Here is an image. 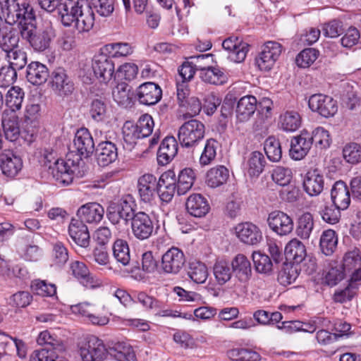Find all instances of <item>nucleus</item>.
Listing matches in <instances>:
<instances>
[{
  "label": "nucleus",
  "instance_id": "nucleus-27",
  "mask_svg": "<svg viewBox=\"0 0 361 361\" xmlns=\"http://www.w3.org/2000/svg\"><path fill=\"white\" fill-rule=\"evenodd\" d=\"M332 204L341 210L348 208L350 204V192L347 184L343 180L336 181L331 190Z\"/></svg>",
  "mask_w": 361,
  "mask_h": 361
},
{
  "label": "nucleus",
  "instance_id": "nucleus-22",
  "mask_svg": "<svg viewBox=\"0 0 361 361\" xmlns=\"http://www.w3.org/2000/svg\"><path fill=\"white\" fill-rule=\"evenodd\" d=\"M104 207L99 203L92 202L86 203L79 207L77 215L79 219L85 224L97 225L103 219Z\"/></svg>",
  "mask_w": 361,
  "mask_h": 361
},
{
  "label": "nucleus",
  "instance_id": "nucleus-62",
  "mask_svg": "<svg viewBox=\"0 0 361 361\" xmlns=\"http://www.w3.org/2000/svg\"><path fill=\"white\" fill-rule=\"evenodd\" d=\"M319 51L314 48H306L296 56V64L301 68L310 66L318 58Z\"/></svg>",
  "mask_w": 361,
  "mask_h": 361
},
{
  "label": "nucleus",
  "instance_id": "nucleus-40",
  "mask_svg": "<svg viewBox=\"0 0 361 361\" xmlns=\"http://www.w3.org/2000/svg\"><path fill=\"white\" fill-rule=\"evenodd\" d=\"M196 178L195 171L191 168H185L180 170L176 178L177 194L183 195L189 191L194 184Z\"/></svg>",
  "mask_w": 361,
  "mask_h": 361
},
{
  "label": "nucleus",
  "instance_id": "nucleus-64",
  "mask_svg": "<svg viewBox=\"0 0 361 361\" xmlns=\"http://www.w3.org/2000/svg\"><path fill=\"white\" fill-rule=\"evenodd\" d=\"M341 210L332 204L331 205H325L319 211V214L324 221L334 225L338 223L341 219Z\"/></svg>",
  "mask_w": 361,
  "mask_h": 361
},
{
  "label": "nucleus",
  "instance_id": "nucleus-32",
  "mask_svg": "<svg viewBox=\"0 0 361 361\" xmlns=\"http://www.w3.org/2000/svg\"><path fill=\"white\" fill-rule=\"evenodd\" d=\"M185 207L192 216L201 218L209 211L210 207L207 199L201 194H192L187 199Z\"/></svg>",
  "mask_w": 361,
  "mask_h": 361
},
{
  "label": "nucleus",
  "instance_id": "nucleus-55",
  "mask_svg": "<svg viewBox=\"0 0 361 361\" xmlns=\"http://www.w3.org/2000/svg\"><path fill=\"white\" fill-rule=\"evenodd\" d=\"M310 141L320 149H326L329 147L331 140L328 130L323 127H317L312 132H309Z\"/></svg>",
  "mask_w": 361,
  "mask_h": 361
},
{
  "label": "nucleus",
  "instance_id": "nucleus-43",
  "mask_svg": "<svg viewBox=\"0 0 361 361\" xmlns=\"http://www.w3.org/2000/svg\"><path fill=\"white\" fill-rule=\"evenodd\" d=\"M113 257L117 262L127 266L130 262V252L128 243L123 239H116L112 245Z\"/></svg>",
  "mask_w": 361,
  "mask_h": 361
},
{
  "label": "nucleus",
  "instance_id": "nucleus-49",
  "mask_svg": "<svg viewBox=\"0 0 361 361\" xmlns=\"http://www.w3.org/2000/svg\"><path fill=\"white\" fill-rule=\"evenodd\" d=\"M338 244V237L335 231L327 229L324 231L319 240L322 252L325 255H331L335 251Z\"/></svg>",
  "mask_w": 361,
  "mask_h": 361
},
{
  "label": "nucleus",
  "instance_id": "nucleus-52",
  "mask_svg": "<svg viewBox=\"0 0 361 361\" xmlns=\"http://www.w3.org/2000/svg\"><path fill=\"white\" fill-rule=\"evenodd\" d=\"M37 342L40 345H50L54 350L59 351L65 350V345L62 339L58 335L49 330L40 332L37 336Z\"/></svg>",
  "mask_w": 361,
  "mask_h": 361
},
{
  "label": "nucleus",
  "instance_id": "nucleus-8",
  "mask_svg": "<svg viewBox=\"0 0 361 361\" xmlns=\"http://www.w3.org/2000/svg\"><path fill=\"white\" fill-rule=\"evenodd\" d=\"M309 108L321 116L328 118L333 117L338 111L337 101L324 94H314L309 97Z\"/></svg>",
  "mask_w": 361,
  "mask_h": 361
},
{
  "label": "nucleus",
  "instance_id": "nucleus-46",
  "mask_svg": "<svg viewBox=\"0 0 361 361\" xmlns=\"http://www.w3.org/2000/svg\"><path fill=\"white\" fill-rule=\"evenodd\" d=\"M2 126L6 140L14 142L20 135L18 118L13 114L8 117H3Z\"/></svg>",
  "mask_w": 361,
  "mask_h": 361
},
{
  "label": "nucleus",
  "instance_id": "nucleus-21",
  "mask_svg": "<svg viewBox=\"0 0 361 361\" xmlns=\"http://www.w3.org/2000/svg\"><path fill=\"white\" fill-rule=\"evenodd\" d=\"M78 13L72 26L80 33L89 32L93 27L95 19L94 13L88 0H85L81 4Z\"/></svg>",
  "mask_w": 361,
  "mask_h": 361
},
{
  "label": "nucleus",
  "instance_id": "nucleus-39",
  "mask_svg": "<svg viewBox=\"0 0 361 361\" xmlns=\"http://www.w3.org/2000/svg\"><path fill=\"white\" fill-rule=\"evenodd\" d=\"M279 126L285 132H295L302 124V118L296 111H286L279 118Z\"/></svg>",
  "mask_w": 361,
  "mask_h": 361
},
{
  "label": "nucleus",
  "instance_id": "nucleus-58",
  "mask_svg": "<svg viewBox=\"0 0 361 361\" xmlns=\"http://www.w3.org/2000/svg\"><path fill=\"white\" fill-rule=\"evenodd\" d=\"M227 355L234 361H259L260 355L248 348H233L227 351Z\"/></svg>",
  "mask_w": 361,
  "mask_h": 361
},
{
  "label": "nucleus",
  "instance_id": "nucleus-57",
  "mask_svg": "<svg viewBox=\"0 0 361 361\" xmlns=\"http://www.w3.org/2000/svg\"><path fill=\"white\" fill-rule=\"evenodd\" d=\"M342 154L343 159L350 164L356 165L361 162V145L357 142L345 144Z\"/></svg>",
  "mask_w": 361,
  "mask_h": 361
},
{
  "label": "nucleus",
  "instance_id": "nucleus-28",
  "mask_svg": "<svg viewBox=\"0 0 361 361\" xmlns=\"http://www.w3.org/2000/svg\"><path fill=\"white\" fill-rule=\"evenodd\" d=\"M302 185L309 195L317 196L324 189V176L317 169L309 170L303 178Z\"/></svg>",
  "mask_w": 361,
  "mask_h": 361
},
{
  "label": "nucleus",
  "instance_id": "nucleus-37",
  "mask_svg": "<svg viewBox=\"0 0 361 361\" xmlns=\"http://www.w3.org/2000/svg\"><path fill=\"white\" fill-rule=\"evenodd\" d=\"M197 61V69L200 71V78L205 82L213 85H222L224 82V72L217 67L205 66L204 64Z\"/></svg>",
  "mask_w": 361,
  "mask_h": 361
},
{
  "label": "nucleus",
  "instance_id": "nucleus-12",
  "mask_svg": "<svg viewBox=\"0 0 361 361\" xmlns=\"http://www.w3.org/2000/svg\"><path fill=\"white\" fill-rule=\"evenodd\" d=\"M185 263V257L178 247H172L161 257V267L166 274H177Z\"/></svg>",
  "mask_w": 361,
  "mask_h": 361
},
{
  "label": "nucleus",
  "instance_id": "nucleus-17",
  "mask_svg": "<svg viewBox=\"0 0 361 361\" xmlns=\"http://www.w3.org/2000/svg\"><path fill=\"white\" fill-rule=\"evenodd\" d=\"M136 95L141 104L152 106L161 100L162 90L159 85L152 82H147L137 87Z\"/></svg>",
  "mask_w": 361,
  "mask_h": 361
},
{
  "label": "nucleus",
  "instance_id": "nucleus-23",
  "mask_svg": "<svg viewBox=\"0 0 361 361\" xmlns=\"http://www.w3.org/2000/svg\"><path fill=\"white\" fill-rule=\"evenodd\" d=\"M85 0H61L59 10L56 13L60 17L65 27L73 25L75 18Z\"/></svg>",
  "mask_w": 361,
  "mask_h": 361
},
{
  "label": "nucleus",
  "instance_id": "nucleus-14",
  "mask_svg": "<svg viewBox=\"0 0 361 361\" xmlns=\"http://www.w3.org/2000/svg\"><path fill=\"white\" fill-rule=\"evenodd\" d=\"M49 76L51 87L59 96H68L73 92L74 83L67 75L64 68H55Z\"/></svg>",
  "mask_w": 361,
  "mask_h": 361
},
{
  "label": "nucleus",
  "instance_id": "nucleus-51",
  "mask_svg": "<svg viewBox=\"0 0 361 361\" xmlns=\"http://www.w3.org/2000/svg\"><path fill=\"white\" fill-rule=\"evenodd\" d=\"M114 100L119 105L123 107L130 106L133 93L130 87L126 83H119L113 90Z\"/></svg>",
  "mask_w": 361,
  "mask_h": 361
},
{
  "label": "nucleus",
  "instance_id": "nucleus-29",
  "mask_svg": "<svg viewBox=\"0 0 361 361\" xmlns=\"http://www.w3.org/2000/svg\"><path fill=\"white\" fill-rule=\"evenodd\" d=\"M68 233L78 245L82 247L89 246L90 235L87 226L80 219L71 220L68 226Z\"/></svg>",
  "mask_w": 361,
  "mask_h": 361
},
{
  "label": "nucleus",
  "instance_id": "nucleus-36",
  "mask_svg": "<svg viewBox=\"0 0 361 361\" xmlns=\"http://www.w3.org/2000/svg\"><path fill=\"white\" fill-rule=\"evenodd\" d=\"M284 255L288 263L300 264L306 257L305 246L298 240L293 239L285 247Z\"/></svg>",
  "mask_w": 361,
  "mask_h": 361
},
{
  "label": "nucleus",
  "instance_id": "nucleus-3",
  "mask_svg": "<svg viewBox=\"0 0 361 361\" xmlns=\"http://www.w3.org/2000/svg\"><path fill=\"white\" fill-rule=\"evenodd\" d=\"M204 124L197 119L192 118L180 126L178 138L181 147L190 149L195 147L204 139Z\"/></svg>",
  "mask_w": 361,
  "mask_h": 361
},
{
  "label": "nucleus",
  "instance_id": "nucleus-13",
  "mask_svg": "<svg viewBox=\"0 0 361 361\" xmlns=\"http://www.w3.org/2000/svg\"><path fill=\"white\" fill-rule=\"evenodd\" d=\"M92 68L94 75L100 82L106 84L114 74V63L106 55L101 54L94 56Z\"/></svg>",
  "mask_w": 361,
  "mask_h": 361
},
{
  "label": "nucleus",
  "instance_id": "nucleus-5",
  "mask_svg": "<svg viewBox=\"0 0 361 361\" xmlns=\"http://www.w3.org/2000/svg\"><path fill=\"white\" fill-rule=\"evenodd\" d=\"M81 361H104L109 354L103 340L95 336L87 338L86 341L79 347Z\"/></svg>",
  "mask_w": 361,
  "mask_h": 361
},
{
  "label": "nucleus",
  "instance_id": "nucleus-10",
  "mask_svg": "<svg viewBox=\"0 0 361 361\" xmlns=\"http://www.w3.org/2000/svg\"><path fill=\"white\" fill-rule=\"evenodd\" d=\"M130 222L132 233L137 239L147 240L152 235L154 231V223L147 213L136 212Z\"/></svg>",
  "mask_w": 361,
  "mask_h": 361
},
{
  "label": "nucleus",
  "instance_id": "nucleus-20",
  "mask_svg": "<svg viewBox=\"0 0 361 361\" xmlns=\"http://www.w3.org/2000/svg\"><path fill=\"white\" fill-rule=\"evenodd\" d=\"M311 147L309 131L303 129L298 135L293 137L290 140V157L294 160H301L308 154Z\"/></svg>",
  "mask_w": 361,
  "mask_h": 361
},
{
  "label": "nucleus",
  "instance_id": "nucleus-7",
  "mask_svg": "<svg viewBox=\"0 0 361 361\" xmlns=\"http://www.w3.org/2000/svg\"><path fill=\"white\" fill-rule=\"evenodd\" d=\"M230 232L235 235L241 243L247 245L257 246L263 240L260 228L250 221L238 224L230 229Z\"/></svg>",
  "mask_w": 361,
  "mask_h": 361
},
{
  "label": "nucleus",
  "instance_id": "nucleus-19",
  "mask_svg": "<svg viewBox=\"0 0 361 361\" xmlns=\"http://www.w3.org/2000/svg\"><path fill=\"white\" fill-rule=\"evenodd\" d=\"M70 271L72 275L87 288H95L100 285L99 280L91 274L85 265L80 261H73L70 264Z\"/></svg>",
  "mask_w": 361,
  "mask_h": 361
},
{
  "label": "nucleus",
  "instance_id": "nucleus-42",
  "mask_svg": "<svg viewBox=\"0 0 361 361\" xmlns=\"http://www.w3.org/2000/svg\"><path fill=\"white\" fill-rule=\"evenodd\" d=\"M205 183L212 188H219L226 183V166L216 165L206 173Z\"/></svg>",
  "mask_w": 361,
  "mask_h": 361
},
{
  "label": "nucleus",
  "instance_id": "nucleus-45",
  "mask_svg": "<svg viewBox=\"0 0 361 361\" xmlns=\"http://www.w3.org/2000/svg\"><path fill=\"white\" fill-rule=\"evenodd\" d=\"M220 144L215 139L210 138L207 140L204 149L199 159V164L201 167L210 165L215 159L216 150Z\"/></svg>",
  "mask_w": 361,
  "mask_h": 361
},
{
  "label": "nucleus",
  "instance_id": "nucleus-15",
  "mask_svg": "<svg viewBox=\"0 0 361 361\" xmlns=\"http://www.w3.org/2000/svg\"><path fill=\"white\" fill-rule=\"evenodd\" d=\"M23 168L22 158L10 149L3 150L0 154V169L4 175L13 178Z\"/></svg>",
  "mask_w": 361,
  "mask_h": 361
},
{
  "label": "nucleus",
  "instance_id": "nucleus-53",
  "mask_svg": "<svg viewBox=\"0 0 361 361\" xmlns=\"http://www.w3.org/2000/svg\"><path fill=\"white\" fill-rule=\"evenodd\" d=\"M188 276L196 283H203L208 277L207 268L204 264L198 261L189 263Z\"/></svg>",
  "mask_w": 361,
  "mask_h": 361
},
{
  "label": "nucleus",
  "instance_id": "nucleus-34",
  "mask_svg": "<svg viewBox=\"0 0 361 361\" xmlns=\"http://www.w3.org/2000/svg\"><path fill=\"white\" fill-rule=\"evenodd\" d=\"M178 142L174 137H166L157 152V161L160 165L169 164L177 154Z\"/></svg>",
  "mask_w": 361,
  "mask_h": 361
},
{
  "label": "nucleus",
  "instance_id": "nucleus-60",
  "mask_svg": "<svg viewBox=\"0 0 361 361\" xmlns=\"http://www.w3.org/2000/svg\"><path fill=\"white\" fill-rule=\"evenodd\" d=\"M51 257V265L61 267L68 260V251L61 242H57L53 245Z\"/></svg>",
  "mask_w": 361,
  "mask_h": 361
},
{
  "label": "nucleus",
  "instance_id": "nucleus-48",
  "mask_svg": "<svg viewBox=\"0 0 361 361\" xmlns=\"http://www.w3.org/2000/svg\"><path fill=\"white\" fill-rule=\"evenodd\" d=\"M299 275L298 269L291 263L283 262L279 269L277 281L284 286L293 283Z\"/></svg>",
  "mask_w": 361,
  "mask_h": 361
},
{
  "label": "nucleus",
  "instance_id": "nucleus-44",
  "mask_svg": "<svg viewBox=\"0 0 361 361\" xmlns=\"http://www.w3.org/2000/svg\"><path fill=\"white\" fill-rule=\"evenodd\" d=\"M267 164L264 154L259 152H252L247 160V173L250 177H258L264 171Z\"/></svg>",
  "mask_w": 361,
  "mask_h": 361
},
{
  "label": "nucleus",
  "instance_id": "nucleus-59",
  "mask_svg": "<svg viewBox=\"0 0 361 361\" xmlns=\"http://www.w3.org/2000/svg\"><path fill=\"white\" fill-rule=\"evenodd\" d=\"M361 265V256L358 250L355 249L347 252L343 259V264L341 266L342 269L348 275Z\"/></svg>",
  "mask_w": 361,
  "mask_h": 361
},
{
  "label": "nucleus",
  "instance_id": "nucleus-61",
  "mask_svg": "<svg viewBox=\"0 0 361 361\" xmlns=\"http://www.w3.org/2000/svg\"><path fill=\"white\" fill-rule=\"evenodd\" d=\"M31 288L33 293L42 297H51L56 293L55 284L47 283L44 280L35 279L32 281Z\"/></svg>",
  "mask_w": 361,
  "mask_h": 361
},
{
  "label": "nucleus",
  "instance_id": "nucleus-54",
  "mask_svg": "<svg viewBox=\"0 0 361 361\" xmlns=\"http://www.w3.org/2000/svg\"><path fill=\"white\" fill-rule=\"evenodd\" d=\"M264 149L267 158L273 162H277L282 157V149L279 140L274 136L267 137L264 143Z\"/></svg>",
  "mask_w": 361,
  "mask_h": 361
},
{
  "label": "nucleus",
  "instance_id": "nucleus-24",
  "mask_svg": "<svg viewBox=\"0 0 361 361\" xmlns=\"http://www.w3.org/2000/svg\"><path fill=\"white\" fill-rule=\"evenodd\" d=\"M231 273L228 275L227 281L231 279V275L243 283L247 282L252 276L251 263L243 254H238L231 261Z\"/></svg>",
  "mask_w": 361,
  "mask_h": 361
},
{
  "label": "nucleus",
  "instance_id": "nucleus-56",
  "mask_svg": "<svg viewBox=\"0 0 361 361\" xmlns=\"http://www.w3.org/2000/svg\"><path fill=\"white\" fill-rule=\"evenodd\" d=\"M314 228L313 216L310 212H305L298 220L297 235L302 239H308Z\"/></svg>",
  "mask_w": 361,
  "mask_h": 361
},
{
  "label": "nucleus",
  "instance_id": "nucleus-41",
  "mask_svg": "<svg viewBox=\"0 0 361 361\" xmlns=\"http://www.w3.org/2000/svg\"><path fill=\"white\" fill-rule=\"evenodd\" d=\"M107 104L104 99L95 97L90 99L88 105V114L96 122H102L107 118Z\"/></svg>",
  "mask_w": 361,
  "mask_h": 361
},
{
  "label": "nucleus",
  "instance_id": "nucleus-16",
  "mask_svg": "<svg viewBox=\"0 0 361 361\" xmlns=\"http://www.w3.org/2000/svg\"><path fill=\"white\" fill-rule=\"evenodd\" d=\"M176 191L177 185L175 172L168 170L158 180L157 194L162 202L168 203L172 200Z\"/></svg>",
  "mask_w": 361,
  "mask_h": 361
},
{
  "label": "nucleus",
  "instance_id": "nucleus-18",
  "mask_svg": "<svg viewBox=\"0 0 361 361\" xmlns=\"http://www.w3.org/2000/svg\"><path fill=\"white\" fill-rule=\"evenodd\" d=\"M73 147L80 156V159L88 158L92 154L94 142L88 129L82 128L77 130L73 140Z\"/></svg>",
  "mask_w": 361,
  "mask_h": 361
},
{
  "label": "nucleus",
  "instance_id": "nucleus-9",
  "mask_svg": "<svg viewBox=\"0 0 361 361\" xmlns=\"http://www.w3.org/2000/svg\"><path fill=\"white\" fill-rule=\"evenodd\" d=\"M281 52V44L276 42H267L256 57V64L261 71H269L272 68Z\"/></svg>",
  "mask_w": 361,
  "mask_h": 361
},
{
  "label": "nucleus",
  "instance_id": "nucleus-1",
  "mask_svg": "<svg viewBox=\"0 0 361 361\" xmlns=\"http://www.w3.org/2000/svg\"><path fill=\"white\" fill-rule=\"evenodd\" d=\"M35 21V15L33 13V19L23 21L19 25L20 32L23 39L28 42L35 51L42 52L49 47L55 37V32L50 25L37 27Z\"/></svg>",
  "mask_w": 361,
  "mask_h": 361
},
{
  "label": "nucleus",
  "instance_id": "nucleus-31",
  "mask_svg": "<svg viewBox=\"0 0 361 361\" xmlns=\"http://www.w3.org/2000/svg\"><path fill=\"white\" fill-rule=\"evenodd\" d=\"M227 59L234 63L243 62L248 51L247 44L238 37H227Z\"/></svg>",
  "mask_w": 361,
  "mask_h": 361
},
{
  "label": "nucleus",
  "instance_id": "nucleus-30",
  "mask_svg": "<svg viewBox=\"0 0 361 361\" xmlns=\"http://www.w3.org/2000/svg\"><path fill=\"white\" fill-rule=\"evenodd\" d=\"M95 156L97 161L100 166H108L117 159V147L111 141L102 142L96 148Z\"/></svg>",
  "mask_w": 361,
  "mask_h": 361
},
{
  "label": "nucleus",
  "instance_id": "nucleus-50",
  "mask_svg": "<svg viewBox=\"0 0 361 361\" xmlns=\"http://www.w3.org/2000/svg\"><path fill=\"white\" fill-rule=\"evenodd\" d=\"M255 270L261 274L270 275L274 269V263L269 255L260 251H254L252 255Z\"/></svg>",
  "mask_w": 361,
  "mask_h": 361
},
{
  "label": "nucleus",
  "instance_id": "nucleus-35",
  "mask_svg": "<svg viewBox=\"0 0 361 361\" xmlns=\"http://www.w3.org/2000/svg\"><path fill=\"white\" fill-rule=\"evenodd\" d=\"M109 355L116 361H137L133 348L125 341L112 343L109 345Z\"/></svg>",
  "mask_w": 361,
  "mask_h": 361
},
{
  "label": "nucleus",
  "instance_id": "nucleus-63",
  "mask_svg": "<svg viewBox=\"0 0 361 361\" xmlns=\"http://www.w3.org/2000/svg\"><path fill=\"white\" fill-rule=\"evenodd\" d=\"M113 58L126 57L133 52V47L128 42H115L106 46Z\"/></svg>",
  "mask_w": 361,
  "mask_h": 361
},
{
  "label": "nucleus",
  "instance_id": "nucleus-47",
  "mask_svg": "<svg viewBox=\"0 0 361 361\" xmlns=\"http://www.w3.org/2000/svg\"><path fill=\"white\" fill-rule=\"evenodd\" d=\"M24 97L25 92L22 88L18 86L12 87L6 94V106L15 112L20 109Z\"/></svg>",
  "mask_w": 361,
  "mask_h": 361
},
{
  "label": "nucleus",
  "instance_id": "nucleus-11",
  "mask_svg": "<svg viewBox=\"0 0 361 361\" xmlns=\"http://www.w3.org/2000/svg\"><path fill=\"white\" fill-rule=\"evenodd\" d=\"M267 221L269 228L280 236L287 235L293 230L294 224L293 219L286 213L280 210L270 212Z\"/></svg>",
  "mask_w": 361,
  "mask_h": 361
},
{
  "label": "nucleus",
  "instance_id": "nucleus-6",
  "mask_svg": "<svg viewBox=\"0 0 361 361\" xmlns=\"http://www.w3.org/2000/svg\"><path fill=\"white\" fill-rule=\"evenodd\" d=\"M0 11L4 16H7V20L17 22L18 25L23 21L33 19V8L29 4L19 5L17 0H0Z\"/></svg>",
  "mask_w": 361,
  "mask_h": 361
},
{
  "label": "nucleus",
  "instance_id": "nucleus-4",
  "mask_svg": "<svg viewBox=\"0 0 361 361\" xmlns=\"http://www.w3.org/2000/svg\"><path fill=\"white\" fill-rule=\"evenodd\" d=\"M78 160L75 161L71 159H58L53 166H49L56 184L68 185L73 182L75 176L80 175Z\"/></svg>",
  "mask_w": 361,
  "mask_h": 361
},
{
  "label": "nucleus",
  "instance_id": "nucleus-25",
  "mask_svg": "<svg viewBox=\"0 0 361 361\" xmlns=\"http://www.w3.org/2000/svg\"><path fill=\"white\" fill-rule=\"evenodd\" d=\"M257 109V100L252 95L241 97L236 105L235 118L237 122L245 123L248 121L255 114Z\"/></svg>",
  "mask_w": 361,
  "mask_h": 361
},
{
  "label": "nucleus",
  "instance_id": "nucleus-26",
  "mask_svg": "<svg viewBox=\"0 0 361 361\" xmlns=\"http://www.w3.org/2000/svg\"><path fill=\"white\" fill-rule=\"evenodd\" d=\"M137 189L140 199L144 202H150L157 192L158 180L155 176L146 173L140 176L137 181Z\"/></svg>",
  "mask_w": 361,
  "mask_h": 361
},
{
  "label": "nucleus",
  "instance_id": "nucleus-2",
  "mask_svg": "<svg viewBox=\"0 0 361 361\" xmlns=\"http://www.w3.org/2000/svg\"><path fill=\"white\" fill-rule=\"evenodd\" d=\"M135 207L131 197H127L118 202L111 203L107 208L106 217L118 230H121L122 226L126 227L136 214Z\"/></svg>",
  "mask_w": 361,
  "mask_h": 361
},
{
  "label": "nucleus",
  "instance_id": "nucleus-38",
  "mask_svg": "<svg viewBox=\"0 0 361 361\" xmlns=\"http://www.w3.org/2000/svg\"><path fill=\"white\" fill-rule=\"evenodd\" d=\"M19 37L17 35V42L13 47L10 49H1L6 54V58L9 66H12L16 71L21 70L27 64V54L22 49L18 48Z\"/></svg>",
  "mask_w": 361,
  "mask_h": 361
},
{
  "label": "nucleus",
  "instance_id": "nucleus-33",
  "mask_svg": "<svg viewBox=\"0 0 361 361\" xmlns=\"http://www.w3.org/2000/svg\"><path fill=\"white\" fill-rule=\"evenodd\" d=\"M49 75L47 66L40 62L32 61L27 66V80L34 85H40L46 82Z\"/></svg>",
  "mask_w": 361,
  "mask_h": 361
}]
</instances>
